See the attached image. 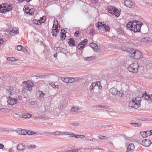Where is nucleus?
<instances>
[{"instance_id":"f8f14e48","label":"nucleus","mask_w":152,"mask_h":152,"mask_svg":"<svg viewBox=\"0 0 152 152\" xmlns=\"http://www.w3.org/2000/svg\"><path fill=\"white\" fill-rule=\"evenodd\" d=\"M15 99V98H11L9 97L8 98L7 103L8 104L10 105H13L15 104H17L16 103Z\"/></svg>"},{"instance_id":"393cba45","label":"nucleus","mask_w":152,"mask_h":152,"mask_svg":"<svg viewBox=\"0 0 152 152\" xmlns=\"http://www.w3.org/2000/svg\"><path fill=\"white\" fill-rule=\"evenodd\" d=\"M17 148L18 150L22 151L25 149V146L22 144H19L17 146Z\"/></svg>"},{"instance_id":"a18cd8bd","label":"nucleus","mask_w":152,"mask_h":152,"mask_svg":"<svg viewBox=\"0 0 152 152\" xmlns=\"http://www.w3.org/2000/svg\"><path fill=\"white\" fill-rule=\"evenodd\" d=\"M39 94H40L39 96V97L40 98H42V97H44V94L43 92L41 91H39Z\"/></svg>"},{"instance_id":"cd10ccee","label":"nucleus","mask_w":152,"mask_h":152,"mask_svg":"<svg viewBox=\"0 0 152 152\" xmlns=\"http://www.w3.org/2000/svg\"><path fill=\"white\" fill-rule=\"evenodd\" d=\"M46 19V17L45 16H43L42 17H41L40 19L39 20V23L41 24L44 23Z\"/></svg>"},{"instance_id":"412c9836","label":"nucleus","mask_w":152,"mask_h":152,"mask_svg":"<svg viewBox=\"0 0 152 152\" xmlns=\"http://www.w3.org/2000/svg\"><path fill=\"white\" fill-rule=\"evenodd\" d=\"M19 33V31L18 29L14 30L12 29V30L10 31V34L12 36H14L18 34Z\"/></svg>"},{"instance_id":"6ab92c4d","label":"nucleus","mask_w":152,"mask_h":152,"mask_svg":"<svg viewBox=\"0 0 152 152\" xmlns=\"http://www.w3.org/2000/svg\"><path fill=\"white\" fill-rule=\"evenodd\" d=\"M63 134H64V135H68L69 136V137H74V136H75V134H74L73 133L69 131L63 132Z\"/></svg>"},{"instance_id":"e2e57ef3","label":"nucleus","mask_w":152,"mask_h":152,"mask_svg":"<svg viewBox=\"0 0 152 152\" xmlns=\"http://www.w3.org/2000/svg\"><path fill=\"white\" fill-rule=\"evenodd\" d=\"M119 34H124V31L122 29H119Z\"/></svg>"},{"instance_id":"69168bd1","label":"nucleus","mask_w":152,"mask_h":152,"mask_svg":"<svg viewBox=\"0 0 152 152\" xmlns=\"http://www.w3.org/2000/svg\"><path fill=\"white\" fill-rule=\"evenodd\" d=\"M71 124L73 126H77L79 125L78 123H72Z\"/></svg>"},{"instance_id":"b1692460","label":"nucleus","mask_w":152,"mask_h":152,"mask_svg":"<svg viewBox=\"0 0 152 152\" xmlns=\"http://www.w3.org/2000/svg\"><path fill=\"white\" fill-rule=\"evenodd\" d=\"M68 43L70 46H75V41L73 39H70L69 40Z\"/></svg>"},{"instance_id":"473e14b6","label":"nucleus","mask_w":152,"mask_h":152,"mask_svg":"<svg viewBox=\"0 0 152 152\" xmlns=\"http://www.w3.org/2000/svg\"><path fill=\"white\" fill-rule=\"evenodd\" d=\"M15 100L16 101V103H18L20 102L22 99V97L21 96H18L17 97L15 98Z\"/></svg>"},{"instance_id":"c85d7f7f","label":"nucleus","mask_w":152,"mask_h":152,"mask_svg":"<svg viewBox=\"0 0 152 152\" xmlns=\"http://www.w3.org/2000/svg\"><path fill=\"white\" fill-rule=\"evenodd\" d=\"M96 107H99V108H104L105 109H107L108 108V107L107 106H104L103 105H97L96 106H95Z\"/></svg>"},{"instance_id":"6e6552de","label":"nucleus","mask_w":152,"mask_h":152,"mask_svg":"<svg viewBox=\"0 0 152 152\" xmlns=\"http://www.w3.org/2000/svg\"><path fill=\"white\" fill-rule=\"evenodd\" d=\"M124 4L126 7L129 8H133L135 7V3L130 0H125L124 1Z\"/></svg>"},{"instance_id":"2f4dec72","label":"nucleus","mask_w":152,"mask_h":152,"mask_svg":"<svg viewBox=\"0 0 152 152\" xmlns=\"http://www.w3.org/2000/svg\"><path fill=\"white\" fill-rule=\"evenodd\" d=\"M146 68L147 69H152V64L151 63H149L146 65Z\"/></svg>"},{"instance_id":"39448f33","label":"nucleus","mask_w":152,"mask_h":152,"mask_svg":"<svg viewBox=\"0 0 152 152\" xmlns=\"http://www.w3.org/2000/svg\"><path fill=\"white\" fill-rule=\"evenodd\" d=\"M139 66L137 62L132 63L128 67V69L132 73H136L138 71V68Z\"/></svg>"},{"instance_id":"5fc2aeb1","label":"nucleus","mask_w":152,"mask_h":152,"mask_svg":"<svg viewBox=\"0 0 152 152\" xmlns=\"http://www.w3.org/2000/svg\"><path fill=\"white\" fill-rule=\"evenodd\" d=\"M7 110V109L2 108L0 109V111L2 112H5Z\"/></svg>"},{"instance_id":"a211bd4d","label":"nucleus","mask_w":152,"mask_h":152,"mask_svg":"<svg viewBox=\"0 0 152 152\" xmlns=\"http://www.w3.org/2000/svg\"><path fill=\"white\" fill-rule=\"evenodd\" d=\"M16 132L19 134L20 135H25L27 134V132L25 130H23L20 129H18L16 130Z\"/></svg>"},{"instance_id":"338daca9","label":"nucleus","mask_w":152,"mask_h":152,"mask_svg":"<svg viewBox=\"0 0 152 152\" xmlns=\"http://www.w3.org/2000/svg\"><path fill=\"white\" fill-rule=\"evenodd\" d=\"M74 137H75L76 138H80V135H75V136H74Z\"/></svg>"},{"instance_id":"864d4df0","label":"nucleus","mask_w":152,"mask_h":152,"mask_svg":"<svg viewBox=\"0 0 152 152\" xmlns=\"http://www.w3.org/2000/svg\"><path fill=\"white\" fill-rule=\"evenodd\" d=\"M66 32L65 31L64 29H61V34H66Z\"/></svg>"},{"instance_id":"a878e982","label":"nucleus","mask_w":152,"mask_h":152,"mask_svg":"<svg viewBox=\"0 0 152 152\" xmlns=\"http://www.w3.org/2000/svg\"><path fill=\"white\" fill-rule=\"evenodd\" d=\"M63 132L59 131H57L54 132L53 133L54 135L55 136L64 135L63 134Z\"/></svg>"},{"instance_id":"4468645a","label":"nucleus","mask_w":152,"mask_h":152,"mask_svg":"<svg viewBox=\"0 0 152 152\" xmlns=\"http://www.w3.org/2000/svg\"><path fill=\"white\" fill-rule=\"evenodd\" d=\"M90 46L94 50L95 52H98L99 50L98 49L97 45L94 42L91 43Z\"/></svg>"},{"instance_id":"052dcab7","label":"nucleus","mask_w":152,"mask_h":152,"mask_svg":"<svg viewBox=\"0 0 152 152\" xmlns=\"http://www.w3.org/2000/svg\"><path fill=\"white\" fill-rule=\"evenodd\" d=\"M94 33V29H91L90 31V34L91 35H93Z\"/></svg>"},{"instance_id":"7c9ffc66","label":"nucleus","mask_w":152,"mask_h":152,"mask_svg":"<svg viewBox=\"0 0 152 152\" xmlns=\"http://www.w3.org/2000/svg\"><path fill=\"white\" fill-rule=\"evenodd\" d=\"M80 108L77 107H73L71 109V111L72 112H76L79 110Z\"/></svg>"},{"instance_id":"423d86ee","label":"nucleus","mask_w":152,"mask_h":152,"mask_svg":"<svg viewBox=\"0 0 152 152\" xmlns=\"http://www.w3.org/2000/svg\"><path fill=\"white\" fill-rule=\"evenodd\" d=\"M110 92L113 96L119 98L122 97L123 95V93L122 91H119L115 88L110 89Z\"/></svg>"},{"instance_id":"09e8293b","label":"nucleus","mask_w":152,"mask_h":152,"mask_svg":"<svg viewBox=\"0 0 152 152\" xmlns=\"http://www.w3.org/2000/svg\"><path fill=\"white\" fill-rule=\"evenodd\" d=\"M50 85L53 88H58V86L57 85H56L54 83H51Z\"/></svg>"},{"instance_id":"0eeeda50","label":"nucleus","mask_w":152,"mask_h":152,"mask_svg":"<svg viewBox=\"0 0 152 152\" xmlns=\"http://www.w3.org/2000/svg\"><path fill=\"white\" fill-rule=\"evenodd\" d=\"M101 87L98 85L96 83H93L90 87L89 91L91 92L93 91H96L99 90Z\"/></svg>"},{"instance_id":"49530a36","label":"nucleus","mask_w":152,"mask_h":152,"mask_svg":"<svg viewBox=\"0 0 152 152\" xmlns=\"http://www.w3.org/2000/svg\"><path fill=\"white\" fill-rule=\"evenodd\" d=\"M33 9H30L28 10V14L31 15H33L34 13L33 12Z\"/></svg>"},{"instance_id":"8fccbe9b","label":"nucleus","mask_w":152,"mask_h":152,"mask_svg":"<svg viewBox=\"0 0 152 152\" xmlns=\"http://www.w3.org/2000/svg\"><path fill=\"white\" fill-rule=\"evenodd\" d=\"M5 6H4V5H3V6L2 5V8L0 10V12H1L2 13H5Z\"/></svg>"},{"instance_id":"6e6d98bb","label":"nucleus","mask_w":152,"mask_h":152,"mask_svg":"<svg viewBox=\"0 0 152 152\" xmlns=\"http://www.w3.org/2000/svg\"><path fill=\"white\" fill-rule=\"evenodd\" d=\"M34 23L37 25H39L41 23H39V20H35L34 22Z\"/></svg>"},{"instance_id":"0e129e2a","label":"nucleus","mask_w":152,"mask_h":152,"mask_svg":"<svg viewBox=\"0 0 152 152\" xmlns=\"http://www.w3.org/2000/svg\"><path fill=\"white\" fill-rule=\"evenodd\" d=\"M78 150L77 149H72V152H77Z\"/></svg>"},{"instance_id":"9b49d317","label":"nucleus","mask_w":152,"mask_h":152,"mask_svg":"<svg viewBox=\"0 0 152 152\" xmlns=\"http://www.w3.org/2000/svg\"><path fill=\"white\" fill-rule=\"evenodd\" d=\"M141 41L145 43H152V38L148 36L144 37L141 39Z\"/></svg>"},{"instance_id":"ea45409f","label":"nucleus","mask_w":152,"mask_h":152,"mask_svg":"<svg viewBox=\"0 0 152 152\" xmlns=\"http://www.w3.org/2000/svg\"><path fill=\"white\" fill-rule=\"evenodd\" d=\"M7 59L8 61H14L15 60V58L14 57H8L7 58Z\"/></svg>"},{"instance_id":"4d7b16f0","label":"nucleus","mask_w":152,"mask_h":152,"mask_svg":"<svg viewBox=\"0 0 152 152\" xmlns=\"http://www.w3.org/2000/svg\"><path fill=\"white\" fill-rule=\"evenodd\" d=\"M146 132V134L147 137L151 135V132L149 131H145Z\"/></svg>"},{"instance_id":"58836bf2","label":"nucleus","mask_w":152,"mask_h":152,"mask_svg":"<svg viewBox=\"0 0 152 152\" xmlns=\"http://www.w3.org/2000/svg\"><path fill=\"white\" fill-rule=\"evenodd\" d=\"M58 23L57 21H56V22H54L52 28H53L54 27H55V28H58Z\"/></svg>"},{"instance_id":"7ed1b4c3","label":"nucleus","mask_w":152,"mask_h":152,"mask_svg":"<svg viewBox=\"0 0 152 152\" xmlns=\"http://www.w3.org/2000/svg\"><path fill=\"white\" fill-rule=\"evenodd\" d=\"M140 98H134L132 101H130L129 103V106L131 108L134 107L135 109L138 108L140 105L141 101Z\"/></svg>"},{"instance_id":"680f3d73","label":"nucleus","mask_w":152,"mask_h":152,"mask_svg":"<svg viewBox=\"0 0 152 152\" xmlns=\"http://www.w3.org/2000/svg\"><path fill=\"white\" fill-rule=\"evenodd\" d=\"M30 148L32 149H35L36 148V146L35 145H31L30 146Z\"/></svg>"},{"instance_id":"f257e3e1","label":"nucleus","mask_w":152,"mask_h":152,"mask_svg":"<svg viewBox=\"0 0 152 152\" xmlns=\"http://www.w3.org/2000/svg\"><path fill=\"white\" fill-rule=\"evenodd\" d=\"M142 25V23L141 21L133 20L128 22L126 27L127 28H140Z\"/></svg>"},{"instance_id":"72a5a7b5","label":"nucleus","mask_w":152,"mask_h":152,"mask_svg":"<svg viewBox=\"0 0 152 152\" xmlns=\"http://www.w3.org/2000/svg\"><path fill=\"white\" fill-rule=\"evenodd\" d=\"M131 124L133 126L135 127L140 126L141 125V124L140 123H131Z\"/></svg>"},{"instance_id":"bb28decb","label":"nucleus","mask_w":152,"mask_h":152,"mask_svg":"<svg viewBox=\"0 0 152 152\" xmlns=\"http://www.w3.org/2000/svg\"><path fill=\"white\" fill-rule=\"evenodd\" d=\"M94 59V58L92 56L84 57V59L87 61H90L93 60Z\"/></svg>"},{"instance_id":"bf43d9fd","label":"nucleus","mask_w":152,"mask_h":152,"mask_svg":"<svg viewBox=\"0 0 152 152\" xmlns=\"http://www.w3.org/2000/svg\"><path fill=\"white\" fill-rule=\"evenodd\" d=\"M91 1L92 3L95 4L98 2V0H91Z\"/></svg>"},{"instance_id":"de8ad7c7","label":"nucleus","mask_w":152,"mask_h":152,"mask_svg":"<svg viewBox=\"0 0 152 152\" xmlns=\"http://www.w3.org/2000/svg\"><path fill=\"white\" fill-rule=\"evenodd\" d=\"M87 42L88 41L86 39H85L80 43L82 44L84 46L86 45Z\"/></svg>"},{"instance_id":"2eb2a0df","label":"nucleus","mask_w":152,"mask_h":152,"mask_svg":"<svg viewBox=\"0 0 152 152\" xmlns=\"http://www.w3.org/2000/svg\"><path fill=\"white\" fill-rule=\"evenodd\" d=\"M15 92V90L12 87H8L7 89V93L8 95L14 94Z\"/></svg>"},{"instance_id":"e433bc0d","label":"nucleus","mask_w":152,"mask_h":152,"mask_svg":"<svg viewBox=\"0 0 152 152\" xmlns=\"http://www.w3.org/2000/svg\"><path fill=\"white\" fill-rule=\"evenodd\" d=\"M31 117V115L28 113L26 114L25 115H23V118H30Z\"/></svg>"},{"instance_id":"c03bdc74","label":"nucleus","mask_w":152,"mask_h":152,"mask_svg":"<svg viewBox=\"0 0 152 152\" xmlns=\"http://www.w3.org/2000/svg\"><path fill=\"white\" fill-rule=\"evenodd\" d=\"M66 34H61L60 36L61 39V40L63 41L65 39V38L66 37Z\"/></svg>"},{"instance_id":"4c0bfd02","label":"nucleus","mask_w":152,"mask_h":152,"mask_svg":"<svg viewBox=\"0 0 152 152\" xmlns=\"http://www.w3.org/2000/svg\"><path fill=\"white\" fill-rule=\"evenodd\" d=\"M75 79L73 77H69V83H72L75 81Z\"/></svg>"},{"instance_id":"aec40b11","label":"nucleus","mask_w":152,"mask_h":152,"mask_svg":"<svg viewBox=\"0 0 152 152\" xmlns=\"http://www.w3.org/2000/svg\"><path fill=\"white\" fill-rule=\"evenodd\" d=\"M59 29H53L51 31V33H52V35L53 36L56 37L59 33Z\"/></svg>"},{"instance_id":"1a4fd4ad","label":"nucleus","mask_w":152,"mask_h":152,"mask_svg":"<svg viewBox=\"0 0 152 152\" xmlns=\"http://www.w3.org/2000/svg\"><path fill=\"white\" fill-rule=\"evenodd\" d=\"M139 142V143H141L142 145L146 147L149 146L151 143V141L146 139L143 140L142 141L140 140Z\"/></svg>"},{"instance_id":"13d9d810","label":"nucleus","mask_w":152,"mask_h":152,"mask_svg":"<svg viewBox=\"0 0 152 152\" xmlns=\"http://www.w3.org/2000/svg\"><path fill=\"white\" fill-rule=\"evenodd\" d=\"M26 132H27V134H34V133H32L33 132L31 130H28V131H26Z\"/></svg>"},{"instance_id":"f3484780","label":"nucleus","mask_w":152,"mask_h":152,"mask_svg":"<svg viewBox=\"0 0 152 152\" xmlns=\"http://www.w3.org/2000/svg\"><path fill=\"white\" fill-rule=\"evenodd\" d=\"M121 50L122 51L127 52H129V53L131 52H132V48H131L127 47H122L121 48Z\"/></svg>"},{"instance_id":"f704fd0d","label":"nucleus","mask_w":152,"mask_h":152,"mask_svg":"<svg viewBox=\"0 0 152 152\" xmlns=\"http://www.w3.org/2000/svg\"><path fill=\"white\" fill-rule=\"evenodd\" d=\"M145 131H141L140 132V135L143 138L147 137Z\"/></svg>"},{"instance_id":"3c124183","label":"nucleus","mask_w":152,"mask_h":152,"mask_svg":"<svg viewBox=\"0 0 152 152\" xmlns=\"http://www.w3.org/2000/svg\"><path fill=\"white\" fill-rule=\"evenodd\" d=\"M22 49V46L21 45H18L17 47V50L20 51Z\"/></svg>"},{"instance_id":"c756f323","label":"nucleus","mask_w":152,"mask_h":152,"mask_svg":"<svg viewBox=\"0 0 152 152\" xmlns=\"http://www.w3.org/2000/svg\"><path fill=\"white\" fill-rule=\"evenodd\" d=\"M98 137L100 140H108V138L107 137L104 136H102L101 135H99L98 136Z\"/></svg>"},{"instance_id":"4be33fe9","label":"nucleus","mask_w":152,"mask_h":152,"mask_svg":"<svg viewBox=\"0 0 152 152\" xmlns=\"http://www.w3.org/2000/svg\"><path fill=\"white\" fill-rule=\"evenodd\" d=\"M114 10H115V11H114V13L112 15H114L116 17H118L120 15V12L117 9L115 8Z\"/></svg>"},{"instance_id":"dca6fc26","label":"nucleus","mask_w":152,"mask_h":152,"mask_svg":"<svg viewBox=\"0 0 152 152\" xmlns=\"http://www.w3.org/2000/svg\"><path fill=\"white\" fill-rule=\"evenodd\" d=\"M115 8L113 6H109L108 7L107 10L108 12L112 15L114 13V11H115V10H114Z\"/></svg>"},{"instance_id":"603ef678","label":"nucleus","mask_w":152,"mask_h":152,"mask_svg":"<svg viewBox=\"0 0 152 152\" xmlns=\"http://www.w3.org/2000/svg\"><path fill=\"white\" fill-rule=\"evenodd\" d=\"M79 34L80 31H77L75 33L74 35L76 37H78L79 35Z\"/></svg>"},{"instance_id":"37998d69","label":"nucleus","mask_w":152,"mask_h":152,"mask_svg":"<svg viewBox=\"0 0 152 152\" xmlns=\"http://www.w3.org/2000/svg\"><path fill=\"white\" fill-rule=\"evenodd\" d=\"M5 13L7 12H9L11 11L12 10V8H7L5 6Z\"/></svg>"},{"instance_id":"f03ea898","label":"nucleus","mask_w":152,"mask_h":152,"mask_svg":"<svg viewBox=\"0 0 152 152\" xmlns=\"http://www.w3.org/2000/svg\"><path fill=\"white\" fill-rule=\"evenodd\" d=\"M23 83L22 88L23 92H27L28 91H30L32 90V88L34 84L33 82L29 81H24Z\"/></svg>"},{"instance_id":"79ce46f5","label":"nucleus","mask_w":152,"mask_h":152,"mask_svg":"<svg viewBox=\"0 0 152 152\" xmlns=\"http://www.w3.org/2000/svg\"><path fill=\"white\" fill-rule=\"evenodd\" d=\"M84 47V45H83L82 44L80 43H79V44L77 46L78 48L80 50H81L83 49Z\"/></svg>"},{"instance_id":"5701e85b","label":"nucleus","mask_w":152,"mask_h":152,"mask_svg":"<svg viewBox=\"0 0 152 152\" xmlns=\"http://www.w3.org/2000/svg\"><path fill=\"white\" fill-rule=\"evenodd\" d=\"M142 97V98H144L146 100H150V95L147 94L145 92L143 94Z\"/></svg>"},{"instance_id":"c9c22d12","label":"nucleus","mask_w":152,"mask_h":152,"mask_svg":"<svg viewBox=\"0 0 152 152\" xmlns=\"http://www.w3.org/2000/svg\"><path fill=\"white\" fill-rule=\"evenodd\" d=\"M61 80L64 82L66 83H69V77L67 78H64V77H61Z\"/></svg>"},{"instance_id":"ddd939ff","label":"nucleus","mask_w":152,"mask_h":152,"mask_svg":"<svg viewBox=\"0 0 152 152\" xmlns=\"http://www.w3.org/2000/svg\"><path fill=\"white\" fill-rule=\"evenodd\" d=\"M135 148L134 145L133 143L130 144L128 146L126 152H133Z\"/></svg>"},{"instance_id":"9d476101","label":"nucleus","mask_w":152,"mask_h":152,"mask_svg":"<svg viewBox=\"0 0 152 152\" xmlns=\"http://www.w3.org/2000/svg\"><path fill=\"white\" fill-rule=\"evenodd\" d=\"M96 26L98 28H99V27L102 28H110V27L107 24L104 23V22H98L96 24Z\"/></svg>"},{"instance_id":"774afa93","label":"nucleus","mask_w":152,"mask_h":152,"mask_svg":"<svg viewBox=\"0 0 152 152\" xmlns=\"http://www.w3.org/2000/svg\"><path fill=\"white\" fill-rule=\"evenodd\" d=\"M29 9H28V8H26L25 9V12L27 14H28V10H29Z\"/></svg>"},{"instance_id":"a19ab883","label":"nucleus","mask_w":152,"mask_h":152,"mask_svg":"<svg viewBox=\"0 0 152 152\" xmlns=\"http://www.w3.org/2000/svg\"><path fill=\"white\" fill-rule=\"evenodd\" d=\"M130 31H133L134 33L140 32V31L141 29H129Z\"/></svg>"},{"instance_id":"20e7f679","label":"nucleus","mask_w":152,"mask_h":152,"mask_svg":"<svg viewBox=\"0 0 152 152\" xmlns=\"http://www.w3.org/2000/svg\"><path fill=\"white\" fill-rule=\"evenodd\" d=\"M129 56L131 58L137 59L142 58V53L140 50H134L133 48H132V52L129 53Z\"/></svg>"}]
</instances>
